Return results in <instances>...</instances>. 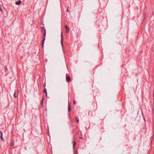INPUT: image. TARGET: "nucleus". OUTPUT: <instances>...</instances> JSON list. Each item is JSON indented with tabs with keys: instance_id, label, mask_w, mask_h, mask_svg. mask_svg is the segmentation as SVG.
Instances as JSON below:
<instances>
[{
	"instance_id": "nucleus-4",
	"label": "nucleus",
	"mask_w": 154,
	"mask_h": 154,
	"mask_svg": "<svg viewBox=\"0 0 154 154\" xmlns=\"http://www.w3.org/2000/svg\"><path fill=\"white\" fill-rule=\"evenodd\" d=\"M65 28L66 30V33H67L69 32V28L66 25L65 26Z\"/></svg>"
},
{
	"instance_id": "nucleus-6",
	"label": "nucleus",
	"mask_w": 154,
	"mask_h": 154,
	"mask_svg": "<svg viewBox=\"0 0 154 154\" xmlns=\"http://www.w3.org/2000/svg\"><path fill=\"white\" fill-rule=\"evenodd\" d=\"M72 144H73V149H74L75 146L76 144V142L74 141H72Z\"/></svg>"
},
{
	"instance_id": "nucleus-19",
	"label": "nucleus",
	"mask_w": 154,
	"mask_h": 154,
	"mask_svg": "<svg viewBox=\"0 0 154 154\" xmlns=\"http://www.w3.org/2000/svg\"><path fill=\"white\" fill-rule=\"evenodd\" d=\"M46 86V85H43V87L44 88H45Z\"/></svg>"
},
{
	"instance_id": "nucleus-14",
	"label": "nucleus",
	"mask_w": 154,
	"mask_h": 154,
	"mask_svg": "<svg viewBox=\"0 0 154 154\" xmlns=\"http://www.w3.org/2000/svg\"><path fill=\"white\" fill-rule=\"evenodd\" d=\"M14 144V143L13 142L11 141V146H13Z\"/></svg>"
},
{
	"instance_id": "nucleus-9",
	"label": "nucleus",
	"mask_w": 154,
	"mask_h": 154,
	"mask_svg": "<svg viewBox=\"0 0 154 154\" xmlns=\"http://www.w3.org/2000/svg\"><path fill=\"white\" fill-rule=\"evenodd\" d=\"M14 97H17V96L16 95V92L14 91Z\"/></svg>"
},
{
	"instance_id": "nucleus-2",
	"label": "nucleus",
	"mask_w": 154,
	"mask_h": 154,
	"mask_svg": "<svg viewBox=\"0 0 154 154\" xmlns=\"http://www.w3.org/2000/svg\"><path fill=\"white\" fill-rule=\"evenodd\" d=\"M66 81L67 82H70L71 81V79L70 76L69 75H66Z\"/></svg>"
},
{
	"instance_id": "nucleus-1",
	"label": "nucleus",
	"mask_w": 154,
	"mask_h": 154,
	"mask_svg": "<svg viewBox=\"0 0 154 154\" xmlns=\"http://www.w3.org/2000/svg\"><path fill=\"white\" fill-rule=\"evenodd\" d=\"M41 32L43 33V36L42 37L43 40L42 41V47H43L44 42L45 40L46 37V31L44 27H41Z\"/></svg>"
},
{
	"instance_id": "nucleus-11",
	"label": "nucleus",
	"mask_w": 154,
	"mask_h": 154,
	"mask_svg": "<svg viewBox=\"0 0 154 154\" xmlns=\"http://www.w3.org/2000/svg\"><path fill=\"white\" fill-rule=\"evenodd\" d=\"M73 103L74 104H75L76 103V101L74 100V99H73Z\"/></svg>"
},
{
	"instance_id": "nucleus-20",
	"label": "nucleus",
	"mask_w": 154,
	"mask_h": 154,
	"mask_svg": "<svg viewBox=\"0 0 154 154\" xmlns=\"http://www.w3.org/2000/svg\"><path fill=\"white\" fill-rule=\"evenodd\" d=\"M0 133H1V135H2V131H0Z\"/></svg>"
},
{
	"instance_id": "nucleus-15",
	"label": "nucleus",
	"mask_w": 154,
	"mask_h": 154,
	"mask_svg": "<svg viewBox=\"0 0 154 154\" xmlns=\"http://www.w3.org/2000/svg\"><path fill=\"white\" fill-rule=\"evenodd\" d=\"M5 72H6L8 70V68H7V67H6V66L5 67Z\"/></svg>"
},
{
	"instance_id": "nucleus-10",
	"label": "nucleus",
	"mask_w": 154,
	"mask_h": 154,
	"mask_svg": "<svg viewBox=\"0 0 154 154\" xmlns=\"http://www.w3.org/2000/svg\"><path fill=\"white\" fill-rule=\"evenodd\" d=\"M82 135H79V138L80 139H84V137H82Z\"/></svg>"
},
{
	"instance_id": "nucleus-8",
	"label": "nucleus",
	"mask_w": 154,
	"mask_h": 154,
	"mask_svg": "<svg viewBox=\"0 0 154 154\" xmlns=\"http://www.w3.org/2000/svg\"><path fill=\"white\" fill-rule=\"evenodd\" d=\"M71 110V107L69 103L68 105V111L69 112Z\"/></svg>"
},
{
	"instance_id": "nucleus-3",
	"label": "nucleus",
	"mask_w": 154,
	"mask_h": 154,
	"mask_svg": "<svg viewBox=\"0 0 154 154\" xmlns=\"http://www.w3.org/2000/svg\"><path fill=\"white\" fill-rule=\"evenodd\" d=\"M61 45H62V47H63V36L62 32L61 33Z\"/></svg>"
},
{
	"instance_id": "nucleus-5",
	"label": "nucleus",
	"mask_w": 154,
	"mask_h": 154,
	"mask_svg": "<svg viewBox=\"0 0 154 154\" xmlns=\"http://www.w3.org/2000/svg\"><path fill=\"white\" fill-rule=\"evenodd\" d=\"M21 1L20 0H19L17 1L16 2L15 4L16 5H19L21 4Z\"/></svg>"
},
{
	"instance_id": "nucleus-13",
	"label": "nucleus",
	"mask_w": 154,
	"mask_h": 154,
	"mask_svg": "<svg viewBox=\"0 0 154 154\" xmlns=\"http://www.w3.org/2000/svg\"><path fill=\"white\" fill-rule=\"evenodd\" d=\"M0 138H1L2 140V141H4V140L3 138V137H2V135H1V136L0 137Z\"/></svg>"
},
{
	"instance_id": "nucleus-18",
	"label": "nucleus",
	"mask_w": 154,
	"mask_h": 154,
	"mask_svg": "<svg viewBox=\"0 0 154 154\" xmlns=\"http://www.w3.org/2000/svg\"><path fill=\"white\" fill-rule=\"evenodd\" d=\"M2 9L1 8V5H0V11H2Z\"/></svg>"
},
{
	"instance_id": "nucleus-7",
	"label": "nucleus",
	"mask_w": 154,
	"mask_h": 154,
	"mask_svg": "<svg viewBox=\"0 0 154 154\" xmlns=\"http://www.w3.org/2000/svg\"><path fill=\"white\" fill-rule=\"evenodd\" d=\"M43 92L44 93H45L46 94V96H47V90L46 88H44L43 91Z\"/></svg>"
},
{
	"instance_id": "nucleus-22",
	"label": "nucleus",
	"mask_w": 154,
	"mask_h": 154,
	"mask_svg": "<svg viewBox=\"0 0 154 154\" xmlns=\"http://www.w3.org/2000/svg\"><path fill=\"white\" fill-rule=\"evenodd\" d=\"M48 134H49V132H48Z\"/></svg>"
},
{
	"instance_id": "nucleus-17",
	"label": "nucleus",
	"mask_w": 154,
	"mask_h": 154,
	"mask_svg": "<svg viewBox=\"0 0 154 154\" xmlns=\"http://www.w3.org/2000/svg\"><path fill=\"white\" fill-rule=\"evenodd\" d=\"M82 133L81 132H79L78 134L80 135Z\"/></svg>"
},
{
	"instance_id": "nucleus-12",
	"label": "nucleus",
	"mask_w": 154,
	"mask_h": 154,
	"mask_svg": "<svg viewBox=\"0 0 154 154\" xmlns=\"http://www.w3.org/2000/svg\"><path fill=\"white\" fill-rule=\"evenodd\" d=\"M75 119H76L77 122H79V120L78 118L77 117H76Z\"/></svg>"
},
{
	"instance_id": "nucleus-16",
	"label": "nucleus",
	"mask_w": 154,
	"mask_h": 154,
	"mask_svg": "<svg viewBox=\"0 0 154 154\" xmlns=\"http://www.w3.org/2000/svg\"><path fill=\"white\" fill-rule=\"evenodd\" d=\"M69 7H68L67 8L66 11H67V12H69Z\"/></svg>"
},
{
	"instance_id": "nucleus-21",
	"label": "nucleus",
	"mask_w": 154,
	"mask_h": 154,
	"mask_svg": "<svg viewBox=\"0 0 154 154\" xmlns=\"http://www.w3.org/2000/svg\"><path fill=\"white\" fill-rule=\"evenodd\" d=\"M153 100H154V92H153Z\"/></svg>"
}]
</instances>
